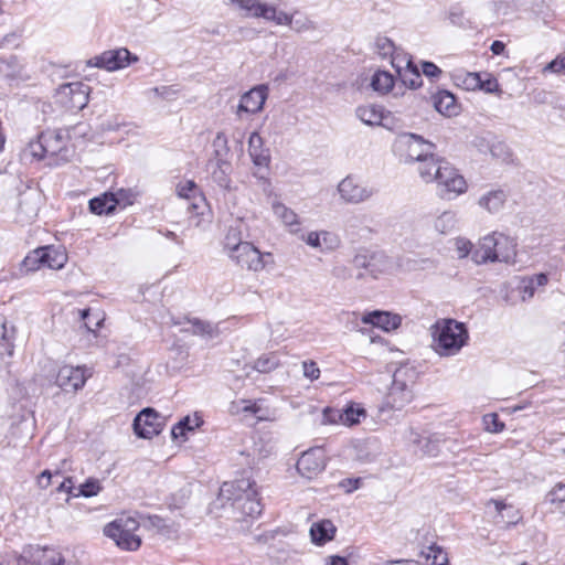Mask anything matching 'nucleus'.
Here are the masks:
<instances>
[{
  "mask_svg": "<svg viewBox=\"0 0 565 565\" xmlns=\"http://www.w3.org/2000/svg\"><path fill=\"white\" fill-rule=\"evenodd\" d=\"M434 349L440 356L456 355L469 335L466 326L452 319L438 320L433 326Z\"/></svg>",
  "mask_w": 565,
  "mask_h": 565,
  "instance_id": "obj_5",
  "label": "nucleus"
},
{
  "mask_svg": "<svg viewBox=\"0 0 565 565\" xmlns=\"http://www.w3.org/2000/svg\"><path fill=\"white\" fill-rule=\"evenodd\" d=\"M63 563L62 554L52 547L30 545L21 555V565H62Z\"/></svg>",
  "mask_w": 565,
  "mask_h": 565,
  "instance_id": "obj_10",
  "label": "nucleus"
},
{
  "mask_svg": "<svg viewBox=\"0 0 565 565\" xmlns=\"http://www.w3.org/2000/svg\"><path fill=\"white\" fill-rule=\"evenodd\" d=\"M435 146L415 134H402L395 140V149L405 161H417L424 164L427 160L436 158L433 153Z\"/></svg>",
  "mask_w": 565,
  "mask_h": 565,
  "instance_id": "obj_8",
  "label": "nucleus"
},
{
  "mask_svg": "<svg viewBox=\"0 0 565 565\" xmlns=\"http://www.w3.org/2000/svg\"><path fill=\"white\" fill-rule=\"evenodd\" d=\"M139 522L130 515H120L104 529L106 536L113 539L116 544L127 551H136L141 545V539L136 534Z\"/></svg>",
  "mask_w": 565,
  "mask_h": 565,
  "instance_id": "obj_6",
  "label": "nucleus"
},
{
  "mask_svg": "<svg viewBox=\"0 0 565 565\" xmlns=\"http://www.w3.org/2000/svg\"><path fill=\"white\" fill-rule=\"evenodd\" d=\"M434 105L437 111L448 117L457 115L459 110L455 96L448 90L434 95Z\"/></svg>",
  "mask_w": 565,
  "mask_h": 565,
  "instance_id": "obj_28",
  "label": "nucleus"
},
{
  "mask_svg": "<svg viewBox=\"0 0 565 565\" xmlns=\"http://www.w3.org/2000/svg\"><path fill=\"white\" fill-rule=\"evenodd\" d=\"M332 274L334 277L340 279H348L352 276L350 269L344 265L335 266L332 270Z\"/></svg>",
  "mask_w": 565,
  "mask_h": 565,
  "instance_id": "obj_60",
  "label": "nucleus"
},
{
  "mask_svg": "<svg viewBox=\"0 0 565 565\" xmlns=\"http://www.w3.org/2000/svg\"><path fill=\"white\" fill-rule=\"evenodd\" d=\"M362 322L381 328L385 331L396 329L401 324V317L386 311H372L362 317Z\"/></svg>",
  "mask_w": 565,
  "mask_h": 565,
  "instance_id": "obj_21",
  "label": "nucleus"
},
{
  "mask_svg": "<svg viewBox=\"0 0 565 565\" xmlns=\"http://www.w3.org/2000/svg\"><path fill=\"white\" fill-rule=\"evenodd\" d=\"M195 190V183L193 181H185L180 183L177 188L178 194L181 198H190V193Z\"/></svg>",
  "mask_w": 565,
  "mask_h": 565,
  "instance_id": "obj_55",
  "label": "nucleus"
},
{
  "mask_svg": "<svg viewBox=\"0 0 565 565\" xmlns=\"http://www.w3.org/2000/svg\"><path fill=\"white\" fill-rule=\"evenodd\" d=\"M333 532L334 526L330 521L315 523L310 529L311 539L317 544H323L324 542L331 540Z\"/></svg>",
  "mask_w": 565,
  "mask_h": 565,
  "instance_id": "obj_32",
  "label": "nucleus"
},
{
  "mask_svg": "<svg viewBox=\"0 0 565 565\" xmlns=\"http://www.w3.org/2000/svg\"><path fill=\"white\" fill-rule=\"evenodd\" d=\"M87 126L77 124L64 132L62 129L46 130L40 134L36 140L30 141L26 150L36 158L43 159L46 156H61L66 158V138L79 135L85 136Z\"/></svg>",
  "mask_w": 565,
  "mask_h": 565,
  "instance_id": "obj_4",
  "label": "nucleus"
},
{
  "mask_svg": "<svg viewBox=\"0 0 565 565\" xmlns=\"http://www.w3.org/2000/svg\"><path fill=\"white\" fill-rule=\"evenodd\" d=\"M131 193L129 190L119 189L116 193H114V198L117 200V205L120 203L130 204Z\"/></svg>",
  "mask_w": 565,
  "mask_h": 565,
  "instance_id": "obj_59",
  "label": "nucleus"
},
{
  "mask_svg": "<svg viewBox=\"0 0 565 565\" xmlns=\"http://www.w3.org/2000/svg\"><path fill=\"white\" fill-rule=\"evenodd\" d=\"M490 153L493 158L503 162L510 161L512 157L511 149L504 141L495 140L489 146Z\"/></svg>",
  "mask_w": 565,
  "mask_h": 565,
  "instance_id": "obj_37",
  "label": "nucleus"
},
{
  "mask_svg": "<svg viewBox=\"0 0 565 565\" xmlns=\"http://www.w3.org/2000/svg\"><path fill=\"white\" fill-rule=\"evenodd\" d=\"M248 152L252 161L257 167H267L270 161L269 150L264 147V140L256 131L248 138Z\"/></svg>",
  "mask_w": 565,
  "mask_h": 565,
  "instance_id": "obj_22",
  "label": "nucleus"
},
{
  "mask_svg": "<svg viewBox=\"0 0 565 565\" xmlns=\"http://www.w3.org/2000/svg\"><path fill=\"white\" fill-rule=\"evenodd\" d=\"M218 500L222 507L230 508L235 521L243 522L247 518L255 519L262 513L255 482L249 478H241L224 482L220 488Z\"/></svg>",
  "mask_w": 565,
  "mask_h": 565,
  "instance_id": "obj_1",
  "label": "nucleus"
},
{
  "mask_svg": "<svg viewBox=\"0 0 565 565\" xmlns=\"http://www.w3.org/2000/svg\"><path fill=\"white\" fill-rule=\"evenodd\" d=\"M456 249L459 258L467 257L470 253H473V245L470 241L465 238H458L456 241Z\"/></svg>",
  "mask_w": 565,
  "mask_h": 565,
  "instance_id": "obj_52",
  "label": "nucleus"
},
{
  "mask_svg": "<svg viewBox=\"0 0 565 565\" xmlns=\"http://www.w3.org/2000/svg\"><path fill=\"white\" fill-rule=\"evenodd\" d=\"M116 206L117 200L114 198V193L106 192L89 201L90 212L97 215L109 214L115 211Z\"/></svg>",
  "mask_w": 565,
  "mask_h": 565,
  "instance_id": "obj_29",
  "label": "nucleus"
},
{
  "mask_svg": "<svg viewBox=\"0 0 565 565\" xmlns=\"http://www.w3.org/2000/svg\"><path fill=\"white\" fill-rule=\"evenodd\" d=\"M291 17V23H285L284 25L290 26L292 30H295L297 33L310 31L316 29V24L313 21L308 19L307 17H301L299 19H294V15L289 14Z\"/></svg>",
  "mask_w": 565,
  "mask_h": 565,
  "instance_id": "obj_44",
  "label": "nucleus"
},
{
  "mask_svg": "<svg viewBox=\"0 0 565 565\" xmlns=\"http://www.w3.org/2000/svg\"><path fill=\"white\" fill-rule=\"evenodd\" d=\"M457 225V214L454 211H445L434 221V228L441 235L450 234Z\"/></svg>",
  "mask_w": 565,
  "mask_h": 565,
  "instance_id": "obj_31",
  "label": "nucleus"
},
{
  "mask_svg": "<svg viewBox=\"0 0 565 565\" xmlns=\"http://www.w3.org/2000/svg\"><path fill=\"white\" fill-rule=\"evenodd\" d=\"M356 117L367 126H380L384 119V110L381 106L369 104L359 106Z\"/></svg>",
  "mask_w": 565,
  "mask_h": 565,
  "instance_id": "obj_27",
  "label": "nucleus"
},
{
  "mask_svg": "<svg viewBox=\"0 0 565 565\" xmlns=\"http://www.w3.org/2000/svg\"><path fill=\"white\" fill-rule=\"evenodd\" d=\"M507 199L508 195L503 190H491L479 198L478 205L487 212L494 214L503 209Z\"/></svg>",
  "mask_w": 565,
  "mask_h": 565,
  "instance_id": "obj_24",
  "label": "nucleus"
},
{
  "mask_svg": "<svg viewBox=\"0 0 565 565\" xmlns=\"http://www.w3.org/2000/svg\"><path fill=\"white\" fill-rule=\"evenodd\" d=\"M375 49H376L377 54L383 57H386V56H392V58L396 57L394 55L395 45H394L393 41L386 36L376 38Z\"/></svg>",
  "mask_w": 565,
  "mask_h": 565,
  "instance_id": "obj_43",
  "label": "nucleus"
},
{
  "mask_svg": "<svg viewBox=\"0 0 565 565\" xmlns=\"http://www.w3.org/2000/svg\"><path fill=\"white\" fill-rule=\"evenodd\" d=\"M544 71H551L553 73H559L562 71H565V60L564 57H557L550 62Z\"/></svg>",
  "mask_w": 565,
  "mask_h": 565,
  "instance_id": "obj_58",
  "label": "nucleus"
},
{
  "mask_svg": "<svg viewBox=\"0 0 565 565\" xmlns=\"http://www.w3.org/2000/svg\"><path fill=\"white\" fill-rule=\"evenodd\" d=\"M519 289L522 294L523 300L532 298L535 292L534 279L523 278L520 282Z\"/></svg>",
  "mask_w": 565,
  "mask_h": 565,
  "instance_id": "obj_51",
  "label": "nucleus"
},
{
  "mask_svg": "<svg viewBox=\"0 0 565 565\" xmlns=\"http://www.w3.org/2000/svg\"><path fill=\"white\" fill-rule=\"evenodd\" d=\"M361 482V478L344 479L340 482V487H342L345 490V492L351 493L352 491L360 488Z\"/></svg>",
  "mask_w": 565,
  "mask_h": 565,
  "instance_id": "obj_57",
  "label": "nucleus"
},
{
  "mask_svg": "<svg viewBox=\"0 0 565 565\" xmlns=\"http://www.w3.org/2000/svg\"><path fill=\"white\" fill-rule=\"evenodd\" d=\"M338 192L345 203L359 204L373 195V190L352 177L344 178L338 185Z\"/></svg>",
  "mask_w": 565,
  "mask_h": 565,
  "instance_id": "obj_15",
  "label": "nucleus"
},
{
  "mask_svg": "<svg viewBox=\"0 0 565 565\" xmlns=\"http://www.w3.org/2000/svg\"><path fill=\"white\" fill-rule=\"evenodd\" d=\"M422 67L424 75L430 78L437 77L441 73L440 68L431 62H423Z\"/></svg>",
  "mask_w": 565,
  "mask_h": 565,
  "instance_id": "obj_56",
  "label": "nucleus"
},
{
  "mask_svg": "<svg viewBox=\"0 0 565 565\" xmlns=\"http://www.w3.org/2000/svg\"><path fill=\"white\" fill-rule=\"evenodd\" d=\"M52 472L50 470H44L38 478V484L45 489L51 484Z\"/></svg>",
  "mask_w": 565,
  "mask_h": 565,
  "instance_id": "obj_61",
  "label": "nucleus"
},
{
  "mask_svg": "<svg viewBox=\"0 0 565 565\" xmlns=\"http://www.w3.org/2000/svg\"><path fill=\"white\" fill-rule=\"evenodd\" d=\"M162 429L159 414L152 408L142 409L134 420V430L141 438H152Z\"/></svg>",
  "mask_w": 565,
  "mask_h": 565,
  "instance_id": "obj_14",
  "label": "nucleus"
},
{
  "mask_svg": "<svg viewBox=\"0 0 565 565\" xmlns=\"http://www.w3.org/2000/svg\"><path fill=\"white\" fill-rule=\"evenodd\" d=\"M401 373V370H397L394 373L393 385L388 394L390 398L392 399L393 407L397 409L404 407V405L409 403L413 397L412 391L408 388V386L404 382L399 381Z\"/></svg>",
  "mask_w": 565,
  "mask_h": 565,
  "instance_id": "obj_23",
  "label": "nucleus"
},
{
  "mask_svg": "<svg viewBox=\"0 0 565 565\" xmlns=\"http://www.w3.org/2000/svg\"><path fill=\"white\" fill-rule=\"evenodd\" d=\"M227 4L241 11L245 18H263L276 24L291 23V17L275 6L260 0H226Z\"/></svg>",
  "mask_w": 565,
  "mask_h": 565,
  "instance_id": "obj_7",
  "label": "nucleus"
},
{
  "mask_svg": "<svg viewBox=\"0 0 565 565\" xmlns=\"http://www.w3.org/2000/svg\"><path fill=\"white\" fill-rule=\"evenodd\" d=\"M326 468V452L322 447H313L302 452L297 461L298 472L307 478L312 479L322 472Z\"/></svg>",
  "mask_w": 565,
  "mask_h": 565,
  "instance_id": "obj_11",
  "label": "nucleus"
},
{
  "mask_svg": "<svg viewBox=\"0 0 565 565\" xmlns=\"http://www.w3.org/2000/svg\"><path fill=\"white\" fill-rule=\"evenodd\" d=\"M424 438H425V436H422L419 433L411 429L409 436H408L409 443H412L413 445H416L420 448L424 443Z\"/></svg>",
  "mask_w": 565,
  "mask_h": 565,
  "instance_id": "obj_63",
  "label": "nucleus"
},
{
  "mask_svg": "<svg viewBox=\"0 0 565 565\" xmlns=\"http://www.w3.org/2000/svg\"><path fill=\"white\" fill-rule=\"evenodd\" d=\"M268 87L266 85H258L245 93L237 106L236 115L241 116L242 113L257 114L259 113L267 99Z\"/></svg>",
  "mask_w": 565,
  "mask_h": 565,
  "instance_id": "obj_17",
  "label": "nucleus"
},
{
  "mask_svg": "<svg viewBox=\"0 0 565 565\" xmlns=\"http://www.w3.org/2000/svg\"><path fill=\"white\" fill-rule=\"evenodd\" d=\"M243 221L238 220L236 221V224L234 226H231L228 228V232L226 233L224 238V250L226 252L227 256H231V253H235L236 247H239L246 243L243 242Z\"/></svg>",
  "mask_w": 565,
  "mask_h": 565,
  "instance_id": "obj_30",
  "label": "nucleus"
},
{
  "mask_svg": "<svg viewBox=\"0 0 565 565\" xmlns=\"http://www.w3.org/2000/svg\"><path fill=\"white\" fill-rule=\"evenodd\" d=\"M418 173L425 182H435L440 198L451 200L467 191V182L448 161L431 158L418 166Z\"/></svg>",
  "mask_w": 565,
  "mask_h": 565,
  "instance_id": "obj_2",
  "label": "nucleus"
},
{
  "mask_svg": "<svg viewBox=\"0 0 565 565\" xmlns=\"http://www.w3.org/2000/svg\"><path fill=\"white\" fill-rule=\"evenodd\" d=\"M43 262L44 260L41 259L40 249L36 248L25 256V258L22 262V267L26 271H35V270L44 268Z\"/></svg>",
  "mask_w": 565,
  "mask_h": 565,
  "instance_id": "obj_41",
  "label": "nucleus"
},
{
  "mask_svg": "<svg viewBox=\"0 0 565 565\" xmlns=\"http://www.w3.org/2000/svg\"><path fill=\"white\" fill-rule=\"evenodd\" d=\"M303 376L310 381H316L320 377V369L315 361L302 362Z\"/></svg>",
  "mask_w": 565,
  "mask_h": 565,
  "instance_id": "obj_47",
  "label": "nucleus"
},
{
  "mask_svg": "<svg viewBox=\"0 0 565 565\" xmlns=\"http://www.w3.org/2000/svg\"><path fill=\"white\" fill-rule=\"evenodd\" d=\"M326 562V565H348L347 559L338 555L329 556Z\"/></svg>",
  "mask_w": 565,
  "mask_h": 565,
  "instance_id": "obj_64",
  "label": "nucleus"
},
{
  "mask_svg": "<svg viewBox=\"0 0 565 565\" xmlns=\"http://www.w3.org/2000/svg\"><path fill=\"white\" fill-rule=\"evenodd\" d=\"M487 93L500 92V85L495 78L489 77L487 79L481 78L480 88Z\"/></svg>",
  "mask_w": 565,
  "mask_h": 565,
  "instance_id": "obj_54",
  "label": "nucleus"
},
{
  "mask_svg": "<svg viewBox=\"0 0 565 565\" xmlns=\"http://www.w3.org/2000/svg\"><path fill=\"white\" fill-rule=\"evenodd\" d=\"M394 85L393 75L386 71H377L373 74L371 86L375 92L386 94Z\"/></svg>",
  "mask_w": 565,
  "mask_h": 565,
  "instance_id": "obj_34",
  "label": "nucleus"
},
{
  "mask_svg": "<svg viewBox=\"0 0 565 565\" xmlns=\"http://www.w3.org/2000/svg\"><path fill=\"white\" fill-rule=\"evenodd\" d=\"M185 431V423H177L171 429L172 438L178 439L179 437H183Z\"/></svg>",
  "mask_w": 565,
  "mask_h": 565,
  "instance_id": "obj_62",
  "label": "nucleus"
},
{
  "mask_svg": "<svg viewBox=\"0 0 565 565\" xmlns=\"http://www.w3.org/2000/svg\"><path fill=\"white\" fill-rule=\"evenodd\" d=\"M279 365V360L274 354H264L259 356L255 363L254 369L260 373H267L275 370Z\"/></svg>",
  "mask_w": 565,
  "mask_h": 565,
  "instance_id": "obj_38",
  "label": "nucleus"
},
{
  "mask_svg": "<svg viewBox=\"0 0 565 565\" xmlns=\"http://www.w3.org/2000/svg\"><path fill=\"white\" fill-rule=\"evenodd\" d=\"M191 324V332L193 334H199L207 338H215L218 334V329L216 326L211 324L210 322L202 321L200 319L189 320Z\"/></svg>",
  "mask_w": 565,
  "mask_h": 565,
  "instance_id": "obj_35",
  "label": "nucleus"
},
{
  "mask_svg": "<svg viewBox=\"0 0 565 565\" xmlns=\"http://www.w3.org/2000/svg\"><path fill=\"white\" fill-rule=\"evenodd\" d=\"M100 484L98 480L88 479L78 488V493L76 495H83L86 498L96 495L100 491Z\"/></svg>",
  "mask_w": 565,
  "mask_h": 565,
  "instance_id": "obj_45",
  "label": "nucleus"
},
{
  "mask_svg": "<svg viewBox=\"0 0 565 565\" xmlns=\"http://www.w3.org/2000/svg\"><path fill=\"white\" fill-rule=\"evenodd\" d=\"M361 417H366V412L363 407L350 405L342 411V424L345 426H353L360 423Z\"/></svg>",
  "mask_w": 565,
  "mask_h": 565,
  "instance_id": "obj_36",
  "label": "nucleus"
},
{
  "mask_svg": "<svg viewBox=\"0 0 565 565\" xmlns=\"http://www.w3.org/2000/svg\"><path fill=\"white\" fill-rule=\"evenodd\" d=\"M481 76L478 73H467L463 75L462 85L468 90L480 88Z\"/></svg>",
  "mask_w": 565,
  "mask_h": 565,
  "instance_id": "obj_49",
  "label": "nucleus"
},
{
  "mask_svg": "<svg viewBox=\"0 0 565 565\" xmlns=\"http://www.w3.org/2000/svg\"><path fill=\"white\" fill-rule=\"evenodd\" d=\"M57 102L68 109H83L87 104V93L82 83H66L56 90Z\"/></svg>",
  "mask_w": 565,
  "mask_h": 565,
  "instance_id": "obj_12",
  "label": "nucleus"
},
{
  "mask_svg": "<svg viewBox=\"0 0 565 565\" xmlns=\"http://www.w3.org/2000/svg\"><path fill=\"white\" fill-rule=\"evenodd\" d=\"M214 156L216 158V163L225 164L230 167V163L225 160L230 152L227 137L224 132L220 131L216 134L213 142H212Z\"/></svg>",
  "mask_w": 565,
  "mask_h": 565,
  "instance_id": "obj_33",
  "label": "nucleus"
},
{
  "mask_svg": "<svg viewBox=\"0 0 565 565\" xmlns=\"http://www.w3.org/2000/svg\"><path fill=\"white\" fill-rule=\"evenodd\" d=\"M484 424L487 425V429L491 433H499L504 427V424L499 422L497 414L486 415Z\"/></svg>",
  "mask_w": 565,
  "mask_h": 565,
  "instance_id": "obj_53",
  "label": "nucleus"
},
{
  "mask_svg": "<svg viewBox=\"0 0 565 565\" xmlns=\"http://www.w3.org/2000/svg\"><path fill=\"white\" fill-rule=\"evenodd\" d=\"M137 56H132L131 53L125 49L110 50L102 53L98 56L92 58L88 63L99 68L107 71H116L124 68L131 62L137 61Z\"/></svg>",
  "mask_w": 565,
  "mask_h": 565,
  "instance_id": "obj_13",
  "label": "nucleus"
},
{
  "mask_svg": "<svg viewBox=\"0 0 565 565\" xmlns=\"http://www.w3.org/2000/svg\"><path fill=\"white\" fill-rule=\"evenodd\" d=\"M420 450L424 455L435 457L439 451L438 440L431 437H425Z\"/></svg>",
  "mask_w": 565,
  "mask_h": 565,
  "instance_id": "obj_50",
  "label": "nucleus"
},
{
  "mask_svg": "<svg viewBox=\"0 0 565 565\" xmlns=\"http://www.w3.org/2000/svg\"><path fill=\"white\" fill-rule=\"evenodd\" d=\"M423 555L427 561H431V565H447L448 556L447 553L437 545L428 547L427 552H423Z\"/></svg>",
  "mask_w": 565,
  "mask_h": 565,
  "instance_id": "obj_39",
  "label": "nucleus"
},
{
  "mask_svg": "<svg viewBox=\"0 0 565 565\" xmlns=\"http://www.w3.org/2000/svg\"><path fill=\"white\" fill-rule=\"evenodd\" d=\"M88 376L81 366L64 365L60 367L55 383L65 392H76L85 385Z\"/></svg>",
  "mask_w": 565,
  "mask_h": 565,
  "instance_id": "obj_16",
  "label": "nucleus"
},
{
  "mask_svg": "<svg viewBox=\"0 0 565 565\" xmlns=\"http://www.w3.org/2000/svg\"><path fill=\"white\" fill-rule=\"evenodd\" d=\"M491 504L494 507L497 511V515L494 516L495 523L511 525L516 524L519 522L520 515L518 510L513 505L508 504L502 500L493 499L487 503V505Z\"/></svg>",
  "mask_w": 565,
  "mask_h": 565,
  "instance_id": "obj_25",
  "label": "nucleus"
},
{
  "mask_svg": "<svg viewBox=\"0 0 565 565\" xmlns=\"http://www.w3.org/2000/svg\"><path fill=\"white\" fill-rule=\"evenodd\" d=\"M322 424H337L342 423V411L332 409V408H324L322 413Z\"/></svg>",
  "mask_w": 565,
  "mask_h": 565,
  "instance_id": "obj_48",
  "label": "nucleus"
},
{
  "mask_svg": "<svg viewBox=\"0 0 565 565\" xmlns=\"http://www.w3.org/2000/svg\"><path fill=\"white\" fill-rule=\"evenodd\" d=\"M299 238L321 253L334 250L340 244L338 236L328 231L301 233Z\"/></svg>",
  "mask_w": 565,
  "mask_h": 565,
  "instance_id": "obj_18",
  "label": "nucleus"
},
{
  "mask_svg": "<svg viewBox=\"0 0 565 565\" xmlns=\"http://www.w3.org/2000/svg\"><path fill=\"white\" fill-rule=\"evenodd\" d=\"M217 169L213 171L212 178L220 186L227 188L230 184V179L227 177V170L230 167H226L222 163H216Z\"/></svg>",
  "mask_w": 565,
  "mask_h": 565,
  "instance_id": "obj_46",
  "label": "nucleus"
},
{
  "mask_svg": "<svg viewBox=\"0 0 565 565\" xmlns=\"http://www.w3.org/2000/svg\"><path fill=\"white\" fill-rule=\"evenodd\" d=\"M79 315L87 331L93 333L100 327L104 320L98 313L93 315L89 309L79 310Z\"/></svg>",
  "mask_w": 565,
  "mask_h": 565,
  "instance_id": "obj_42",
  "label": "nucleus"
},
{
  "mask_svg": "<svg viewBox=\"0 0 565 565\" xmlns=\"http://www.w3.org/2000/svg\"><path fill=\"white\" fill-rule=\"evenodd\" d=\"M516 256V243L503 233L493 232L482 237L472 253L477 265L487 263H511Z\"/></svg>",
  "mask_w": 565,
  "mask_h": 565,
  "instance_id": "obj_3",
  "label": "nucleus"
},
{
  "mask_svg": "<svg viewBox=\"0 0 565 565\" xmlns=\"http://www.w3.org/2000/svg\"><path fill=\"white\" fill-rule=\"evenodd\" d=\"M392 65L405 86L412 89L422 86V75L411 58L393 57Z\"/></svg>",
  "mask_w": 565,
  "mask_h": 565,
  "instance_id": "obj_19",
  "label": "nucleus"
},
{
  "mask_svg": "<svg viewBox=\"0 0 565 565\" xmlns=\"http://www.w3.org/2000/svg\"><path fill=\"white\" fill-rule=\"evenodd\" d=\"M270 256L271 255L269 253H260L252 243L247 242L244 245L236 247V252L231 253V256L228 257L239 267L257 273L265 268V257Z\"/></svg>",
  "mask_w": 565,
  "mask_h": 565,
  "instance_id": "obj_9",
  "label": "nucleus"
},
{
  "mask_svg": "<svg viewBox=\"0 0 565 565\" xmlns=\"http://www.w3.org/2000/svg\"><path fill=\"white\" fill-rule=\"evenodd\" d=\"M274 215L282 223L290 234H299L301 221L298 214L278 200L271 202Z\"/></svg>",
  "mask_w": 565,
  "mask_h": 565,
  "instance_id": "obj_20",
  "label": "nucleus"
},
{
  "mask_svg": "<svg viewBox=\"0 0 565 565\" xmlns=\"http://www.w3.org/2000/svg\"><path fill=\"white\" fill-rule=\"evenodd\" d=\"M41 259H43L44 268L61 269L67 262L65 252L53 246L40 247Z\"/></svg>",
  "mask_w": 565,
  "mask_h": 565,
  "instance_id": "obj_26",
  "label": "nucleus"
},
{
  "mask_svg": "<svg viewBox=\"0 0 565 565\" xmlns=\"http://www.w3.org/2000/svg\"><path fill=\"white\" fill-rule=\"evenodd\" d=\"M545 501L555 508L565 503V483L555 484L545 495Z\"/></svg>",
  "mask_w": 565,
  "mask_h": 565,
  "instance_id": "obj_40",
  "label": "nucleus"
}]
</instances>
